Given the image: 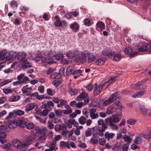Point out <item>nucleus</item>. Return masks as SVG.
I'll use <instances>...</instances> for the list:
<instances>
[{
    "mask_svg": "<svg viewBox=\"0 0 151 151\" xmlns=\"http://www.w3.org/2000/svg\"><path fill=\"white\" fill-rule=\"evenodd\" d=\"M29 142L28 140H27L21 143L19 140H16L13 141V145L14 147H17L19 151H23L27 149Z\"/></svg>",
    "mask_w": 151,
    "mask_h": 151,
    "instance_id": "nucleus-1",
    "label": "nucleus"
},
{
    "mask_svg": "<svg viewBox=\"0 0 151 151\" xmlns=\"http://www.w3.org/2000/svg\"><path fill=\"white\" fill-rule=\"evenodd\" d=\"M105 123L101 125V127H98V131H102V132H105L106 129L108 128V126H109L113 129H114L113 127V124L111 120L108 119H106L105 120Z\"/></svg>",
    "mask_w": 151,
    "mask_h": 151,
    "instance_id": "nucleus-2",
    "label": "nucleus"
},
{
    "mask_svg": "<svg viewBox=\"0 0 151 151\" xmlns=\"http://www.w3.org/2000/svg\"><path fill=\"white\" fill-rule=\"evenodd\" d=\"M137 46L139 47L138 48V50L140 52H145L147 50L151 49V43H150L148 44L147 43L145 42L141 43L138 46Z\"/></svg>",
    "mask_w": 151,
    "mask_h": 151,
    "instance_id": "nucleus-3",
    "label": "nucleus"
},
{
    "mask_svg": "<svg viewBox=\"0 0 151 151\" xmlns=\"http://www.w3.org/2000/svg\"><path fill=\"white\" fill-rule=\"evenodd\" d=\"M118 98V93L114 92L112 95H111L108 99L106 100L104 102V106H107L110 104L111 103L114 101L116 100Z\"/></svg>",
    "mask_w": 151,
    "mask_h": 151,
    "instance_id": "nucleus-4",
    "label": "nucleus"
},
{
    "mask_svg": "<svg viewBox=\"0 0 151 151\" xmlns=\"http://www.w3.org/2000/svg\"><path fill=\"white\" fill-rule=\"evenodd\" d=\"M106 119L111 120V122L113 124V127L114 129L117 130L118 129V127L114 123H117L120 121L121 118L119 117V116L117 115L114 114L112 115L111 117H109Z\"/></svg>",
    "mask_w": 151,
    "mask_h": 151,
    "instance_id": "nucleus-5",
    "label": "nucleus"
},
{
    "mask_svg": "<svg viewBox=\"0 0 151 151\" xmlns=\"http://www.w3.org/2000/svg\"><path fill=\"white\" fill-rule=\"evenodd\" d=\"M43 56L42 52L40 51H38L37 52L34 53L32 55V58L37 62H39Z\"/></svg>",
    "mask_w": 151,
    "mask_h": 151,
    "instance_id": "nucleus-6",
    "label": "nucleus"
},
{
    "mask_svg": "<svg viewBox=\"0 0 151 151\" xmlns=\"http://www.w3.org/2000/svg\"><path fill=\"white\" fill-rule=\"evenodd\" d=\"M116 78V76L111 77L110 79L108 80L104 84L99 85V86H100L102 90L106 89L112 82L115 80Z\"/></svg>",
    "mask_w": 151,
    "mask_h": 151,
    "instance_id": "nucleus-7",
    "label": "nucleus"
},
{
    "mask_svg": "<svg viewBox=\"0 0 151 151\" xmlns=\"http://www.w3.org/2000/svg\"><path fill=\"white\" fill-rule=\"evenodd\" d=\"M16 52L10 51L6 59L7 61L12 62L14 58H16Z\"/></svg>",
    "mask_w": 151,
    "mask_h": 151,
    "instance_id": "nucleus-8",
    "label": "nucleus"
},
{
    "mask_svg": "<svg viewBox=\"0 0 151 151\" xmlns=\"http://www.w3.org/2000/svg\"><path fill=\"white\" fill-rule=\"evenodd\" d=\"M26 55L27 54L26 52H20L17 54L16 57L19 60L22 62L26 59Z\"/></svg>",
    "mask_w": 151,
    "mask_h": 151,
    "instance_id": "nucleus-9",
    "label": "nucleus"
},
{
    "mask_svg": "<svg viewBox=\"0 0 151 151\" xmlns=\"http://www.w3.org/2000/svg\"><path fill=\"white\" fill-rule=\"evenodd\" d=\"M101 54L103 56H108L109 58H111L114 55V52L105 49L102 50Z\"/></svg>",
    "mask_w": 151,
    "mask_h": 151,
    "instance_id": "nucleus-10",
    "label": "nucleus"
},
{
    "mask_svg": "<svg viewBox=\"0 0 151 151\" xmlns=\"http://www.w3.org/2000/svg\"><path fill=\"white\" fill-rule=\"evenodd\" d=\"M114 104L116 105L117 106V108L116 111V114L120 116H121V115L122 113V106L121 105V102L119 101H118L117 102L114 103Z\"/></svg>",
    "mask_w": 151,
    "mask_h": 151,
    "instance_id": "nucleus-11",
    "label": "nucleus"
},
{
    "mask_svg": "<svg viewBox=\"0 0 151 151\" xmlns=\"http://www.w3.org/2000/svg\"><path fill=\"white\" fill-rule=\"evenodd\" d=\"M95 87L93 90L94 95H99L102 90L100 86H99V85L97 86V84L96 83L95 84Z\"/></svg>",
    "mask_w": 151,
    "mask_h": 151,
    "instance_id": "nucleus-12",
    "label": "nucleus"
},
{
    "mask_svg": "<svg viewBox=\"0 0 151 151\" xmlns=\"http://www.w3.org/2000/svg\"><path fill=\"white\" fill-rule=\"evenodd\" d=\"M17 124L21 127H25L27 122L22 118H19L17 120Z\"/></svg>",
    "mask_w": 151,
    "mask_h": 151,
    "instance_id": "nucleus-13",
    "label": "nucleus"
},
{
    "mask_svg": "<svg viewBox=\"0 0 151 151\" xmlns=\"http://www.w3.org/2000/svg\"><path fill=\"white\" fill-rule=\"evenodd\" d=\"M59 147L60 149L67 148L69 149L70 148L69 142H65L64 141H61L60 142Z\"/></svg>",
    "mask_w": 151,
    "mask_h": 151,
    "instance_id": "nucleus-14",
    "label": "nucleus"
},
{
    "mask_svg": "<svg viewBox=\"0 0 151 151\" xmlns=\"http://www.w3.org/2000/svg\"><path fill=\"white\" fill-rule=\"evenodd\" d=\"M80 27L79 25L76 22H74L71 24L70 26V27L74 32H78Z\"/></svg>",
    "mask_w": 151,
    "mask_h": 151,
    "instance_id": "nucleus-15",
    "label": "nucleus"
},
{
    "mask_svg": "<svg viewBox=\"0 0 151 151\" xmlns=\"http://www.w3.org/2000/svg\"><path fill=\"white\" fill-rule=\"evenodd\" d=\"M47 129L44 127L42 129L40 128L36 131L35 132V136H39V134L41 135H45Z\"/></svg>",
    "mask_w": 151,
    "mask_h": 151,
    "instance_id": "nucleus-16",
    "label": "nucleus"
},
{
    "mask_svg": "<svg viewBox=\"0 0 151 151\" xmlns=\"http://www.w3.org/2000/svg\"><path fill=\"white\" fill-rule=\"evenodd\" d=\"M8 53L7 50L4 49L0 51V60H3L6 59V56Z\"/></svg>",
    "mask_w": 151,
    "mask_h": 151,
    "instance_id": "nucleus-17",
    "label": "nucleus"
},
{
    "mask_svg": "<svg viewBox=\"0 0 151 151\" xmlns=\"http://www.w3.org/2000/svg\"><path fill=\"white\" fill-rule=\"evenodd\" d=\"M106 60V58H99L95 61V64L97 65H103L105 63Z\"/></svg>",
    "mask_w": 151,
    "mask_h": 151,
    "instance_id": "nucleus-18",
    "label": "nucleus"
},
{
    "mask_svg": "<svg viewBox=\"0 0 151 151\" xmlns=\"http://www.w3.org/2000/svg\"><path fill=\"white\" fill-rule=\"evenodd\" d=\"M100 138L99 137H97L95 135H94L90 139V142L93 145L97 144L99 142V139Z\"/></svg>",
    "mask_w": 151,
    "mask_h": 151,
    "instance_id": "nucleus-19",
    "label": "nucleus"
},
{
    "mask_svg": "<svg viewBox=\"0 0 151 151\" xmlns=\"http://www.w3.org/2000/svg\"><path fill=\"white\" fill-rule=\"evenodd\" d=\"M55 21L54 23L55 26L57 27L62 26V22L59 16L58 15H56L55 17Z\"/></svg>",
    "mask_w": 151,
    "mask_h": 151,
    "instance_id": "nucleus-20",
    "label": "nucleus"
},
{
    "mask_svg": "<svg viewBox=\"0 0 151 151\" xmlns=\"http://www.w3.org/2000/svg\"><path fill=\"white\" fill-rule=\"evenodd\" d=\"M49 110H50L47 109H44L42 111H41L40 109L36 111L37 114L40 116H46L48 114Z\"/></svg>",
    "mask_w": 151,
    "mask_h": 151,
    "instance_id": "nucleus-21",
    "label": "nucleus"
},
{
    "mask_svg": "<svg viewBox=\"0 0 151 151\" xmlns=\"http://www.w3.org/2000/svg\"><path fill=\"white\" fill-rule=\"evenodd\" d=\"M50 78L52 79H60L62 76L58 73H52L50 76Z\"/></svg>",
    "mask_w": 151,
    "mask_h": 151,
    "instance_id": "nucleus-22",
    "label": "nucleus"
},
{
    "mask_svg": "<svg viewBox=\"0 0 151 151\" xmlns=\"http://www.w3.org/2000/svg\"><path fill=\"white\" fill-rule=\"evenodd\" d=\"M65 108L67 109L66 110H62V112L65 115H68L70 114L72 112V109L70 107L69 105H66L65 106Z\"/></svg>",
    "mask_w": 151,
    "mask_h": 151,
    "instance_id": "nucleus-23",
    "label": "nucleus"
},
{
    "mask_svg": "<svg viewBox=\"0 0 151 151\" xmlns=\"http://www.w3.org/2000/svg\"><path fill=\"white\" fill-rule=\"evenodd\" d=\"M35 107V105L34 103H29L26 106L25 111L27 112L34 109Z\"/></svg>",
    "mask_w": 151,
    "mask_h": 151,
    "instance_id": "nucleus-24",
    "label": "nucleus"
},
{
    "mask_svg": "<svg viewBox=\"0 0 151 151\" xmlns=\"http://www.w3.org/2000/svg\"><path fill=\"white\" fill-rule=\"evenodd\" d=\"M115 135V134L113 133H109L108 132H106L104 134L105 137L108 140L111 139L113 138Z\"/></svg>",
    "mask_w": 151,
    "mask_h": 151,
    "instance_id": "nucleus-25",
    "label": "nucleus"
},
{
    "mask_svg": "<svg viewBox=\"0 0 151 151\" xmlns=\"http://www.w3.org/2000/svg\"><path fill=\"white\" fill-rule=\"evenodd\" d=\"M28 90V85L23 86L21 89V91H22V93L27 95H29V93H30L29 91H27Z\"/></svg>",
    "mask_w": 151,
    "mask_h": 151,
    "instance_id": "nucleus-26",
    "label": "nucleus"
},
{
    "mask_svg": "<svg viewBox=\"0 0 151 151\" xmlns=\"http://www.w3.org/2000/svg\"><path fill=\"white\" fill-rule=\"evenodd\" d=\"M59 102L60 103L57 105V107L59 108L61 106H64V107L65 108V106L66 105H69L67 104V101L64 99H60Z\"/></svg>",
    "mask_w": 151,
    "mask_h": 151,
    "instance_id": "nucleus-27",
    "label": "nucleus"
},
{
    "mask_svg": "<svg viewBox=\"0 0 151 151\" xmlns=\"http://www.w3.org/2000/svg\"><path fill=\"white\" fill-rule=\"evenodd\" d=\"M66 56L67 57L70 59H72L73 58L75 57L76 55L75 51H69L67 52L66 53Z\"/></svg>",
    "mask_w": 151,
    "mask_h": 151,
    "instance_id": "nucleus-28",
    "label": "nucleus"
},
{
    "mask_svg": "<svg viewBox=\"0 0 151 151\" xmlns=\"http://www.w3.org/2000/svg\"><path fill=\"white\" fill-rule=\"evenodd\" d=\"M87 93L82 92L76 98V99L78 101H80L84 99L85 97H87Z\"/></svg>",
    "mask_w": 151,
    "mask_h": 151,
    "instance_id": "nucleus-29",
    "label": "nucleus"
},
{
    "mask_svg": "<svg viewBox=\"0 0 151 151\" xmlns=\"http://www.w3.org/2000/svg\"><path fill=\"white\" fill-rule=\"evenodd\" d=\"M75 60L76 62L83 63L86 61V59L82 57H78L76 58Z\"/></svg>",
    "mask_w": 151,
    "mask_h": 151,
    "instance_id": "nucleus-30",
    "label": "nucleus"
},
{
    "mask_svg": "<svg viewBox=\"0 0 151 151\" xmlns=\"http://www.w3.org/2000/svg\"><path fill=\"white\" fill-rule=\"evenodd\" d=\"M17 125V122L14 120L11 121L9 124V128L12 129L15 128Z\"/></svg>",
    "mask_w": 151,
    "mask_h": 151,
    "instance_id": "nucleus-31",
    "label": "nucleus"
},
{
    "mask_svg": "<svg viewBox=\"0 0 151 151\" xmlns=\"http://www.w3.org/2000/svg\"><path fill=\"white\" fill-rule=\"evenodd\" d=\"M4 127L3 125H1L0 126V138L3 137H6V133L3 131L4 129L5 131V128Z\"/></svg>",
    "mask_w": 151,
    "mask_h": 151,
    "instance_id": "nucleus-32",
    "label": "nucleus"
},
{
    "mask_svg": "<svg viewBox=\"0 0 151 151\" xmlns=\"http://www.w3.org/2000/svg\"><path fill=\"white\" fill-rule=\"evenodd\" d=\"M20 99V96L19 95H13L9 99L10 101H18Z\"/></svg>",
    "mask_w": 151,
    "mask_h": 151,
    "instance_id": "nucleus-33",
    "label": "nucleus"
},
{
    "mask_svg": "<svg viewBox=\"0 0 151 151\" xmlns=\"http://www.w3.org/2000/svg\"><path fill=\"white\" fill-rule=\"evenodd\" d=\"M96 26L97 27L103 29H105V25L104 22L101 21H99L96 24Z\"/></svg>",
    "mask_w": 151,
    "mask_h": 151,
    "instance_id": "nucleus-34",
    "label": "nucleus"
},
{
    "mask_svg": "<svg viewBox=\"0 0 151 151\" xmlns=\"http://www.w3.org/2000/svg\"><path fill=\"white\" fill-rule=\"evenodd\" d=\"M145 92L144 91H139L133 95L131 96L133 98H139L141 96H143Z\"/></svg>",
    "mask_w": 151,
    "mask_h": 151,
    "instance_id": "nucleus-35",
    "label": "nucleus"
},
{
    "mask_svg": "<svg viewBox=\"0 0 151 151\" xmlns=\"http://www.w3.org/2000/svg\"><path fill=\"white\" fill-rule=\"evenodd\" d=\"M22 62L23 63L22 65V66L24 68L30 67L32 66V64L29 63L26 59Z\"/></svg>",
    "mask_w": 151,
    "mask_h": 151,
    "instance_id": "nucleus-36",
    "label": "nucleus"
},
{
    "mask_svg": "<svg viewBox=\"0 0 151 151\" xmlns=\"http://www.w3.org/2000/svg\"><path fill=\"white\" fill-rule=\"evenodd\" d=\"M113 55H114V57L113 58V60L114 61L119 60L122 57V56L120 54L118 53L115 54L114 52V54Z\"/></svg>",
    "mask_w": 151,
    "mask_h": 151,
    "instance_id": "nucleus-37",
    "label": "nucleus"
},
{
    "mask_svg": "<svg viewBox=\"0 0 151 151\" xmlns=\"http://www.w3.org/2000/svg\"><path fill=\"white\" fill-rule=\"evenodd\" d=\"M144 137L147 139L151 138V129L149 130L148 132H145L143 134Z\"/></svg>",
    "mask_w": 151,
    "mask_h": 151,
    "instance_id": "nucleus-38",
    "label": "nucleus"
},
{
    "mask_svg": "<svg viewBox=\"0 0 151 151\" xmlns=\"http://www.w3.org/2000/svg\"><path fill=\"white\" fill-rule=\"evenodd\" d=\"M56 54V52L55 51L50 50L47 53V55L50 58H55Z\"/></svg>",
    "mask_w": 151,
    "mask_h": 151,
    "instance_id": "nucleus-39",
    "label": "nucleus"
},
{
    "mask_svg": "<svg viewBox=\"0 0 151 151\" xmlns=\"http://www.w3.org/2000/svg\"><path fill=\"white\" fill-rule=\"evenodd\" d=\"M84 24L86 26L89 27L91 25L90 20L88 18H86L83 20Z\"/></svg>",
    "mask_w": 151,
    "mask_h": 151,
    "instance_id": "nucleus-40",
    "label": "nucleus"
},
{
    "mask_svg": "<svg viewBox=\"0 0 151 151\" xmlns=\"http://www.w3.org/2000/svg\"><path fill=\"white\" fill-rule=\"evenodd\" d=\"M86 119L83 116H81L78 119L79 123L81 124H84L86 122Z\"/></svg>",
    "mask_w": 151,
    "mask_h": 151,
    "instance_id": "nucleus-41",
    "label": "nucleus"
},
{
    "mask_svg": "<svg viewBox=\"0 0 151 151\" xmlns=\"http://www.w3.org/2000/svg\"><path fill=\"white\" fill-rule=\"evenodd\" d=\"M81 55L83 58L87 57L89 55L90 52L87 50H84L81 52Z\"/></svg>",
    "mask_w": 151,
    "mask_h": 151,
    "instance_id": "nucleus-42",
    "label": "nucleus"
},
{
    "mask_svg": "<svg viewBox=\"0 0 151 151\" xmlns=\"http://www.w3.org/2000/svg\"><path fill=\"white\" fill-rule=\"evenodd\" d=\"M54 112L56 114V116L59 117H60L63 115L62 110L60 109L55 110Z\"/></svg>",
    "mask_w": 151,
    "mask_h": 151,
    "instance_id": "nucleus-43",
    "label": "nucleus"
},
{
    "mask_svg": "<svg viewBox=\"0 0 151 151\" xmlns=\"http://www.w3.org/2000/svg\"><path fill=\"white\" fill-rule=\"evenodd\" d=\"M96 56L93 55H91L88 56V62L91 63L93 62L95 60Z\"/></svg>",
    "mask_w": 151,
    "mask_h": 151,
    "instance_id": "nucleus-44",
    "label": "nucleus"
},
{
    "mask_svg": "<svg viewBox=\"0 0 151 151\" xmlns=\"http://www.w3.org/2000/svg\"><path fill=\"white\" fill-rule=\"evenodd\" d=\"M64 56L62 54H56L55 58L57 60H62L63 59Z\"/></svg>",
    "mask_w": 151,
    "mask_h": 151,
    "instance_id": "nucleus-45",
    "label": "nucleus"
},
{
    "mask_svg": "<svg viewBox=\"0 0 151 151\" xmlns=\"http://www.w3.org/2000/svg\"><path fill=\"white\" fill-rule=\"evenodd\" d=\"M123 139L124 141L127 142L128 143H130L132 140V139L130 138V137L126 134L124 135Z\"/></svg>",
    "mask_w": 151,
    "mask_h": 151,
    "instance_id": "nucleus-46",
    "label": "nucleus"
},
{
    "mask_svg": "<svg viewBox=\"0 0 151 151\" xmlns=\"http://www.w3.org/2000/svg\"><path fill=\"white\" fill-rule=\"evenodd\" d=\"M136 120L133 119H129L127 121V123L130 125H134L136 124Z\"/></svg>",
    "mask_w": 151,
    "mask_h": 151,
    "instance_id": "nucleus-47",
    "label": "nucleus"
},
{
    "mask_svg": "<svg viewBox=\"0 0 151 151\" xmlns=\"http://www.w3.org/2000/svg\"><path fill=\"white\" fill-rule=\"evenodd\" d=\"M69 92L71 95H76L77 93V91L76 89L70 88H69Z\"/></svg>",
    "mask_w": 151,
    "mask_h": 151,
    "instance_id": "nucleus-48",
    "label": "nucleus"
},
{
    "mask_svg": "<svg viewBox=\"0 0 151 151\" xmlns=\"http://www.w3.org/2000/svg\"><path fill=\"white\" fill-rule=\"evenodd\" d=\"M85 87L89 91H91L93 90V86L92 83H90L87 86H85Z\"/></svg>",
    "mask_w": 151,
    "mask_h": 151,
    "instance_id": "nucleus-49",
    "label": "nucleus"
},
{
    "mask_svg": "<svg viewBox=\"0 0 151 151\" xmlns=\"http://www.w3.org/2000/svg\"><path fill=\"white\" fill-rule=\"evenodd\" d=\"M11 81L9 80V79H6L0 83V87H2V86L5 85L6 84L10 82Z\"/></svg>",
    "mask_w": 151,
    "mask_h": 151,
    "instance_id": "nucleus-50",
    "label": "nucleus"
},
{
    "mask_svg": "<svg viewBox=\"0 0 151 151\" xmlns=\"http://www.w3.org/2000/svg\"><path fill=\"white\" fill-rule=\"evenodd\" d=\"M61 83V81L59 80H54L52 82V84L55 86H59Z\"/></svg>",
    "mask_w": 151,
    "mask_h": 151,
    "instance_id": "nucleus-51",
    "label": "nucleus"
},
{
    "mask_svg": "<svg viewBox=\"0 0 151 151\" xmlns=\"http://www.w3.org/2000/svg\"><path fill=\"white\" fill-rule=\"evenodd\" d=\"M15 114L20 116L24 114V111L20 110H18L15 111Z\"/></svg>",
    "mask_w": 151,
    "mask_h": 151,
    "instance_id": "nucleus-52",
    "label": "nucleus"
},
{
    "mask_svg": "<svg viewBox=\"0 0 151 151\" xmlns=\"http://www.w3.org/2000/svg\"><path fill=\"white\" fill-rule=\"evenodd\" d=\"M94 127L92 128H89L88 129L87 131L86 132V136L87 137L90 136L92 134L91 129L93 128Z\"/></svg>",
    "mask_w": 151,
    "mask_h": 151,
    "instance_id": "nucleus-53",
    "label": "nucleus"
},
{
    "mask_svg": "<svg viewBox=\"0 0 151 151\" xmlns=\"http://www.w3.org/2000/svg\"><path fill=\"white\" fill-rule=\"evenodd\" d=\"M142 142L141 139L139 137H137L134 140V143L137 144H139L141 143Z\"/></svg>",
    "mask_w": 151,
    "mask_h": 151,
    "instance_id": "nucleus-54",
    "label": "nucleus"
},
{
    "mask_svg": "<svg viewBox=\"0 0 151 151\" xmlns=\"http://www.w3.org/2000/svg\"><path fill=\"white\" fill-rule=\"evenodd\" d=\"M1 146L4 149L6 150H9L11 148V145L10 143H8L6 144H4L2 145Z\"/></svg>",
    "mask_w": 151,
    "mask_h": 151,
    "instance_id": "nucleus-55",
    "label": "nucleus"
},
{
    "mask_svg": "<svg viewBox=\"0 0 151 151\" xmlns=\"http://www.w3.org/2000/svg\"><path fill=\"white\" fill-rule=\"evenodd\" d=\"M27 129H32L34 127V125L32 123H27L26 124V126L25 127Z\"/></svg>",
    "mask_w": 151,
    "mask_h": 151,
    "instance_id": "nucleus-56",
    "label": "nucleus"
},
{
    "mask_svg": "<svg viewBox=\"0 0 151 151\" xmlns=\"http://www.w3.org/2000/svg\"><path fill=\"white\" fill-rule=\"evenodd\" d=\"M3 92L5 94H7L9 93H12V89L9 88H4L3 89Z\"/></svg>",
    "mask_w": 151,
    "mask_h": 151,
    "instance_id": "nucleus-57",
    "label": "nucleus"
},
{
    "mask_svg": "<svg viewBox=\"0 0 151 151\" xmlns=\"http://www.w3.org/2000/svg\"><path fill=\"white\" fill-rule=\"evenodd\" d=\"M99 144L101 145H104L106 143V140L104 138H100L99 139Z\"/></svg>",
    "mask_w": 151,
    "mask_h": 151,
    "instance_id": "nucleus-58",
    "label": "nucleus"
},
{
    "mask_svg": "<svg viewBox=\"0 0 151 151\" xmlns=\"http://www.w3.org/2000/svg\"><path fill=\"white\" fill-rule=\"evenodd\" d=\"M47 104L49 107V110H51L53 108L54 106V103L52 101H48L47 102Z\"/></svg>",
    "mask_w": 151,
    "mask_h": 151,
    "instance_id": "nucleus-59",
    "label": "nucleus"
},
{
    "mask_svg": "<svg viewBox=\"0 0 151 151\" xmlns=\"http://www.w3.org/2000/svg\"><path fill=\"white\" fill-rule=\"evenodd\" d=\"M132 52V49L129 47H128L126 48L124 52L126 54H130Z\"/></svg>",
    "mask_w": 151,
    "mask_h": 151,
    "instance_id": "nucleus-60",
    "label": "nucleus"
},
{
    "mask_svg": "<svg viewBox=\"0 0 151 151\" xmlns=\"http://www.w3.org/2000/svg\"><path fill=\"white\" fill-rule=\"evenodd\" d=\"M129 144L126 143L122 146V149L123 151H127L129 147Z\"/></svg>",
    "mask_w": 151,
    "mask_h": 151,
    "instance_id": "nucleus-61",
    "label": "nucleus"
},
{
    "mask_svg": "<svg viewBox=\"0 0 151 151\" xmlns=\"http://www.w3.org/2000/svg\"><path fill=\"white\" fill-rule=\"evenodd\" d=\"M47 127L50 129H52L54 127V124L51 122H47Z\"/></svg>",
    "mask_w": 151,
    "mask_h": 151,
    "instance_id": "nucleus-62",
    "label": "nucleus"
},
{
    "mask_svg": "<svg viewBox=\"0 0 151 151\" xmlns=\"http://www.w3.org/2000/svg\"><path fill=\"white\" fill-rule=\"evenodd\" d=\"M140 110L142 114L144 115H146L147 113V110L145 108H140Z\"/></svg>",
    "mask_w": 151,
    "mask_h": 151,
    "instance_id": "nucleus-63",
    "label": "nucleus"
},
{
    "mask_svg": "<svg viewBox=\"0 0 151 151\" xmlns=\"http://www.w3.org/2000/svg\"><path fill=\"white\" fill-rule=\"evenodd\" d=\"M61 138L62 137L61 135H57L54 137L53 140L56 142L57 141H59Z\"/></svg>",
    "mask_w": 151,
    "mask_h": 151,
    "instance_id": "nucleus-64",
    "label": "nucleus"
}]
</instances>
